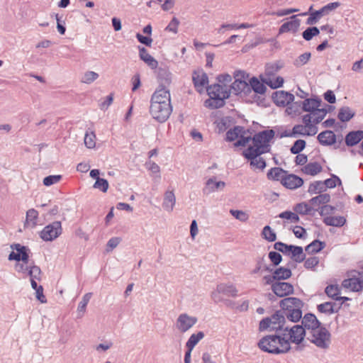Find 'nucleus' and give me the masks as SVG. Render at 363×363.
<instances>
[{
    "label": "nucleus",
    "mask_w": 363,
    "mask_h": 363,
    "mask_svg": "<svg viewBox=\"0 0 363 363\" xmlns=\"http://www.w3.org/2000/svg\"><path fill=\"white\" fill-rule=\"evenodd\" d=\"M354 115V111L349 107H342L338 113V118L341 121H348Z\"/></svg>",
    "instance_id": "50"
},
{
    "label": "nucleus",
    "mask_w": 363,
    "mask_h": 363,
    "mask_svg": "<svg viewBox=\"0 0 363 363\" xmlns=\"http://www.w3.org/2000/svg\"><path fill=\"white\" fill-rule=\"evenodd\" d=\"M234 76L235 79L232 84V90L234 94L247 103L257 102V99L252 95L250 83L247 82L248 75L245 72L238 70Z\"/></svg>",
    "instance_id": "3"
},
{
    "label": "nucleus",
    "mask_w": 363,
    "mask_h": 363,
    "mask_svg": "<svg viewBox=\"0 0 363 363\" xmlns=\"http://www.w3.org/2000/svg\"><path fill=\"white\" fill-rule=\"evenodd\" d=\"M296 15H294L290 17L291 21H287L282 24L279 29V34L292 32L296 33L298 31L301 21L298 19Z\"/></svg>",
    "instance_id": "25"
},
{
    "label": "nucleus",
    "mask_w": 363,
    "mask_h": 363,
    "mask_svg": "<svg viewBox=\"0 0 363 363\" xmlns=\"http://www.w3.org/2000/svg\"><path fill=\"white\" fill-rule=\"evenodd\" d=\"M311 57V53L305 52L301 55L298 59L296 60L295 65L297 67L305 65Z\"/></svg>",
    "instance_id": "64"
},
{
    "label": "nucleus",
    "mask_w": 363,
    "mask_h": 363,
    "mask_svg": "<svg viewBox=\"0 0 363 363\" xmlns=\"http://www.w3.org/2000/svg\"><path fill=\"white\" fill-rule=\"evenodd\" d=\"M319 312L325 314H333L334 311V304L330 302H325L318 306Z\"/></svg>",
    "instance_id": "52"
},
{
    "label": "nucleus",
    "mask_w": 363,
    "mask_h": 363,
    "mask_svg": "<svg viewBox=\"0 0 363 363\" xmlns=\"http://www.w3.org/2000/svg\"><path fill=\"white\" fill-rule=\"evenodd\" d=\"M322 101L318 97L306 98L301 104L302 111L304 112H311L320 108Z\"/></svg>",
    "instance_id": "26"
},
{
    "label": "nucleus",
    "mask_w": 363,
    "mask_h": 363,
    "mask_svg": "<svg viewBox=\"0 0 363 363\" xmlns=\"http://www.w3.org/2000/svg\"><path fill=\"white\" fill-rule=\"evenodd\" d=\"M303 302L297 298L289 297L280 301V307L286 312V316L292 323L298 322L302 318Z\"/></svg>",
    "instance_id": "6"
},
{
    "label": "nucleus",
    "mask_w": 363,
    "mask_h": 363,
    "mask_svg": "<svg viewBox=\"0 0 363 363\" xmlns=\"http://www.w3.org/2000/svg\"><path fill=\"white\" fill-rule=\"evenodd\" d=\"M335 208L330 205H324L321 206L320 209V215L323 218V222L325 223V218H330L333 216V213L334 212Z\"/></svg>",
    "instance_id": "58"
},
{
    "label": "nucleus",
    "mask_w": 363,
    "mask_h": 363,
    "mask_svg": "<svg viewBox=\"0 0 363 363\" xmlns=\"http://www.w3.org/2000/svg\"><path fill=\"white\" fill-rule=\"evenodd\" d=\"M176 203V198L173 191H167L164 194V201L162 203L163 208L168 211H172Z\"/></svg>",
    "instance_id": "34"
},
{
    "label": "nucleus",
    "mask_w": 363,
    "mask_h": 363,
    "mask_svg": "<svg viewBox=\"0 0 363 363\" xmlns=\"http://www.w3.org/2000/svg\"><path fill=\"white\" fill-rule=\"evenodd\" d=\"M262 236L269 242H273L277 240V234L269 225H266L263 228Z\"/></svg>",
    "instance_id": "45"
},
{
    "label": "nucleus",
    "mask_w": 363,
    "mask_h": 363,
    "mask_svg": "<svg viewBox=\"0 0 363 363\" xmlns=\"http://www.w3.org/2000/svg\"><path fill=\"white\" fill-rule=\"evenodd\" d=\"M281 184L289 189H296L303 184V180L297 175L286 172Z\"/></svg>",
    "instance_id": "23"
},
{
    "label": "nucleus",
    "mask_w": 363,
    "mask_h": 363,
    "mask_svg": "<svg viewBox=\"0 0 363 363\" xmlns=\"http://www.w3.org/2000/svg\"><path fill=\"white\" fill-rule=\"evenodd\" d=\"M61 178L62 176L60 174L50 175L44 178L43 183L45 186H50L51 185L58 183L60 181Z\"/></svg>",
    "instance_id": "60"
},
{
    "label": "nucleus",
    "mask_w": 363,
    "mask_h": 363,
    "mask_svg": "<svg viewBox=\"0 0 363 363\" xmlns=\"http://www.w3.org/2000/svg\"><path fill=\"white\" fill-rule=\"evenodd\" d=\"M291 254V258L296 262H301L304 260L305 255L301 247L290 245L289 251Z\"/></svg>",
    "instance_id": "39"
},
{
    "label": "nucleus",
    "mask_w": 363,
    "mask_h": 363,
    "mask_svg": "<svg viewBox=\"0 0 363 363\" xmlns=\"http://www.w3.org/2000/svg\"><path fill=\"white\" fill-rule=\"evenodd\" d=\"M147 165L148 171H150L152 175L157 177H160L161 170L160 166L154 162H150Z\"/></svg>",
    "instance_id": "62"
},
{
    "label": "nucleus",
    "mask_w": 363,
    "mask_h": 363,
    "mask_svg": "<svg viewBox=\"0 0 363 363\" xmlns=\"http://www.w3.org/2000/svg\"><path fill=\"white\" fill-rule=\"evenodd\" d=\"M262 76V81L272 89L281 88L284 85V79L277 72L271 71Z\"/></svg>",
    "instance_id": "20"
},
{
    "label": "nucleus",
    "mask_w": 363,
    "mask_h": 363,
    "mask_svg": "<svg viewBox=\"0 0 363 363\" xmlns=\"http://www.w3.org/2000/svg\"><path fill=\"white\" fill-rule=\"evenodd\" d=\"M318 133V128L313 124L303 122V124L294 125L289 135L291 137L313 136Z\"/></svg>",
    "instance_id": "16"
},
{
    "label": "nucleus",
    "mask_w": 363,
    "mask_h": 363,
    "mask_svg": "<svg viewBox=\"0 0 363 363\" xmlns=\"http://www.w3.org/2000/svg\"><path fill=\"white\" fill-rule=\"evenodd\" d=\"M225 183L223 181L218 180L216 177L209 178L203 188V192L210 194L224 189Z\"/></svg>",
    "instance_id": "24"
},
{
    "label": "nucleus",
    "mask_w": 363,
    "mask_h": 363,
    "mask_svg": "<svg viewBox=\"0 0 363 363\" xmlns=\"http://www.w3.org/2000/svg\"><path fill=\"white\" fill-rule=\"evenodd\" d=\"M262 75L260 76L261 79L257 77H252L249 80L250 86L252 91V95L257 99V101L255 103L259 105L262 104L264 99L263 96L267 91V87L264 84L265 82L262 81Z\"/></svg>",
    "instance_id": "15"
},
{
    "label": "nucleus",
    "mask_w": 363,
    "mask_h": 363,
    "mask_svg": "<svg viewBox=\"0 0 363 363\" xmlns=\"http://www.w3.org/2000/svg\"><path fill=\"white\" fill-rule=\"evenodd\" d=\"M333 109L334 108L332 106H327L313 111L307 112L306 114L303 116L302 122H308V123H311L312 125L313 124L316 126L317 124L325 118L327 113Z\"/></svg>",
    "instance_id": "12"
},
{
    "label": "nucleus",
    "mask_w": 363,
    "mask_h": 363,
    "mask_svg": "<svg viewBox=\"0 0 363 363\" xmlns=\"http://www.w3.org/2000/svg\"><path fill=\"white\" fill-rule=\"evenodd\" d=\"M108 182L106 179L101 178L100 180L95 181L93 187L103 193H106L108 189Z\"/></svg>",
    "instance_id": "56"
},
{
    "label": "nucleus",
    "mask_w": 363,
    "mask_h": 363,
    "mask_svg": "<svg viewBox=\"0 0 363 363\" xmlns=\"http://www.w3.org/2000/svg\"><path fill=\"white\" fill-rule=\"evenodd\" d=\"M313 210V208L309 204L305 202L299 203L294 207V211L298 215H307L309 214Z\"/></svg>",
    "instance_id": "47"
},
{
    "label": "nucleus",
    "mask_w": 363,
    "mask_h": 363,
    "mask_svg": "<svg viewBox=\"0 0 363 363\" xmlns=\"http://www.w3.org/2000/svg\"><path fill=\"white\" fill-rule=\"evenodd\" d=\"M324 16L322 11L320 10L315 11L311 13L308 19L306 20V24L314 25L318 22V21Z\"/></svg>",
    "instance_id": "54"
},
{
    "label": "nucleus",
    "mask_w": 363,
    "mask_h": 363,
    "mask_svg": "<svg viewBox=\"0 0 363 363\" xmlns=\"http://www.w3.org/2000/svg\"><path fill=\"white\" fill-rule=\"evenodd\" d=\"M272 290L279 297H284L294 294V286L288 282H277L272 284Z\"/></svg>",
    "instance_id": "21"
},
{
    "label": "nucleus",
    "mask_w": 363,
    "mask_h": 363,
    "mask_svg": "<svg viewBox=\"0 0 363 363\" xmlns=\"http://www.w3.org/2000/svg\"><path fill=\"white\" fill-rule=\"evenodd\" d=\"M38 212L34 208H30L26 211V219L23 226L25 228L33 229L35 228L38 223Z\"/></svg>",
    "instance_id": "27"
},
{
    "label": "nucleus",
    "mask_w": 363,
    "mask_h": 363,
    "mask_svg": "<svg viewBox=\"0 0 363 363\" xmlns=\"http://www.w3.org/2000/svg\"><path fill=\"white\" fill-rule=\"evenodd\" d=\"M285 324V317L279 311L272 315L263 318L259 323L260 332H274L283 328Z\"/></svg>",
    "instance_id": "7"
},
{
    "label": "nucleus",
    "mask_w": 363,
    "mask_h": 363,
    "mask_svg": "<svg viewBox=\"0 0 363 363\" xmlns=\"http://www.w3.org/2000/svg\"><path fill=\"white\" fill-rule=\"evenodd\" d=\"M84 143L88 149H94L96 145V137L94 131H87L84 135Z\"/></svg>",
    "instance_id": "44"
},
{
    "label": "nucleus",
    "mask_w": 363,
    "mask_h": 363,
    "mask_svg": "<svg viewBox=\"0 0 363 363\" xmlns=\"http://www.w3.org/2000/svg\"><path fill=\"white\" fill-rule=\"evenodd\" d=\"M320 33V30L317 27H310L306 29L303 33V38L306 40H311L314 36H317Z\"/></svg>",
    "instance_id": "51"
},
{
    "label": "nucleus",
    "mask_w": 363,
    "mask_h": 363,
    "mask_svg": "<svg viewBox=\"0 0 363 363\" xmlns=\"http://www.w3.org/2000/svg\"><path fill=\"white\" fill-rule=\"evenodd\" d=\"M230 213L235 218L242 222H246L249 219V216L245 211L232 209Z\"/></svg>",
    "instance_id": "55"
},
{
    "label": "nucleus",
    "mask_w": 363,
    "mask_h": 363,
    "mask_svg": "<svg viewBox=\"0 0 363 363\" xmlns=\"http://www.w3.org/2000/svg\"><path fill=\"white\" fill-rule=\"evenodd\" d=\"M209 98L204 102V106L209 109H216L222 107L225 104V100L222 98L216 96H208Z\"/></svg>",
    "instance_id": "38"
},
{
    "label": "nucleus",
    "mask_w": 363,
    "mask_h": 363,
    "mask_svg": "<svg viewBox=\"0 0 363 363\" xmlns=\"http://www.w3.org/2000/svg\"><path fill=\"white\" fill-rule=\"evenodd\" d=\"M242 133L243 128L240 126H236L227 132L226 138L229 141L237 140L235 143V146H245L250 141V138L242 136Z\"/></svg>",
    "instance_id": "17"
},
{
    "label": "nucleus",
    "mask_w": 363,
    "mask_h": 363,
    "mask_svg": "<svg viewBox=\"0 0 363 363\" xmlns=\"http://www.w3.org/2000/svg\"><path fill=\"white\" fill-rule=\"evenodd\" d=\"M330 200L329 194H320L310 199L309 203L314 208H321L324 205H327Z\"/></svg>",
    "instance_id": "37"
},
{
    "label": "nucleus",
    "mask_w": 363,
    "mask_h": 363,
    "mask_svg": "<svg viewBox=\"0 0 363 363\" xmlns=\"http://www.w3.org/2000/svg\"><path fill=\"white\" fill-rule=\"evenodd\" d=\"M302 324L304 328L311 330L313 332L320 328V323L317 319L316 316L312 313H306L302 320Z\"/></svg>",
    "instance_id": "30"
},
{
    "label": "nucleus",
    "mask_w": 363,
    "mask_h": 363,
    "mask_svg": "<svg viewBox=\"0 0 363 363\" xmlns=\"http://www.w3.org/2000/svg\"><path fill=\"white\" fill-rule=\"evenodd\" d=\"M98 77L99 74L96 72L89 69H84L81 73V82L84 84H90L96 79Z\"/></svg>",
    "instance_id": "43"
},
{
    "label": "nucleus",
    "mask_w": 363,
    "mask_h": 363,
    "mask_svg": "<svg viewBox=\"0 0 363 363\" xmlns=\"http://www.w3.org/2000/svg\"><path fill=\"white\" fill-rule=\"evenodd\" d=\"M41 274L40 269L37 266H32L26 274H23V275L29 277L31 287L35 291L38 290L39 288H43L41 285L38 284V281L41 280Z\"/></svg>",
    "instance_id": "22"
},
{
    "label": "nucleus",
    "mask_w": 363,
    "mask_h": 363,
    "mask_svg": "<svg viewBox=\"0 0 363 363\" xmlns=\"http://www.w3.org/2000/svg\"><path fill=\"white\" fill-rule=\"evenodd\" d=\"M284 337L289 342V344L294 343L296 345L301 344L306 336L305 328L302 325H296L290 329L286 330Z\"/></svg>",
    "instance_id": "14"
},
{
    "label": "nucleus",
    "mask_w": 363,
    "mask_h": 363,
    "mask_svg": "<svg viewBox=\"0 0 363 363\" xmlns=\"http://www.w3.org/2000/svg\"><path fill=\"white\" fill-rule=\"evenodd\" d=\"M62 233L60 222L55 221L46 225L40 233V238L46 242L52 241L60 236Z\"/></svg>",
    "instance_id": "13"
},
{
    "label": "nucleus",
    "mask_w": 363,
    "mask_h": 363,
    "mask_svg": "<svg viewBox=\"0 0 363 363\" xmlns=\"http://www.w3.org/2000/svg\"><path fill=\"white\" fill-rule=\"evenodd\" d=\"M318 140L321 145L328 146L336 143V136L332 130H325L318 134Z\"/></svg>",
    "instance_id": "31"
},
{
    "label": "nucleus",
    "mask_w": 363,
    "mask_h": 363,
    "mask_svg": "<svg viewBox=\"0 0 363 363\" xmlns=\"http://www.w3.org/2000/svg\"><path fill=\"white\" fill-rule=\"evenodd\" d=\"M259 348L267 353L279 354L291 350L289 342L284 337L277 335H265L258 342Z\"/></svg>",
    "instance_id": "2"
},
{
    "label": "nucleus",
    "mask_w": 363,
    "mask_h": 363,
    "mask_svg": "<svg viewBox=\"0 0 363 363\" xmlns=\"http://www.w3.org/2000/svg\"><path fill=\"white\" fill-rule=\"evenodd\" d=\"M323 184L326 188L333 189L337 185H341V180L338 177L333 174L330 178L325 179Z\"/></svg>",
    "instance_id": "57"
},
{
    "label": "nucleus",
    "mask_w": 363,
    "mask_h": 363,
    "mask_svg": "<svg viewBox=\"0 0 363 363\" xmlns=\"http://www.w3.org/2000/svg\"><path fill=\"white\" fill-rule=\"evenodd\" d=\"M291 276L289 269L285 267L277 268L274 273V279H287Z\"/></svg>",
    "instance_id": "49"
},
{
    "label": "nucleus",
    "mask_w": 363,
    "mask_h": 363,
    "mask_svg": "<svg viewBox=\"0 0 363 363\" xmlns=\"http://www.w3.org/2000/svg\"><path fill=\"white\" fill-rule=\"evenodd\" d=\"M208 91V96H216L218 98H222V99L225 100L229 96V94L226 90V88L220 84H213L210 86H208L206 89Z\"/></svg>",
    "instance_id": "29"
},
{
    "label": "nucleus",
    "mask_w": 363,
    "mask_h": 363,
    "mask_svg": "<svg viewBox=\"0 0 363 363\" xmlns=\"http://www.w3.org/2000/svg\"><path fill=\"white\" fill-rule=\"evenodd\" d=\"M325 247V243L320 240H314L311 244H309L306 247V250L308 253H318L320 250H322Z\"/></svg>",
    "instance_id": "48"
},
{
    "label": "nucleus",
    "mask_w": 363,
    "mask_h": 363,
    "mask_svg": "<svg viewBox=\"0 0 363 363\" xmlns=\"http://www.w3.org/2000/svg\"><path fill=\"white\" fill-rule=\"evenodd\" d=\"M286 172L279 167L270 169L267 172V178L272 181H279L282 183Z\"/></svg>",
    "instance_id": "35"
},
{
    "label": "nucleus",
    "mask_w": 363,
    "mask_h": 363,
    "mask_svg": "<svg viewBox=\"0 0 363 363\" xmlns=\"http://www.w3.org/2000/svg\"><path fill=\"white\" fill-rule=\"evenodd\" d=\"M12 251L9 254V259L15 260V269L21 274H26L33 264L29 263V252L28 247L22 246L20 244H16L11 246Z\"/></svg>",
    "instance_id": "4"
},
{
    "label": "nucleus",
    "mask_w": 363,
    "mask_h": 363,
    "mask_svg": "<svg viewBox=\"0 0 363 363\" xmlns=\"http://www.w3.org/2000/svg\"><path fill=\"white\" fill-rule=\"evenodd\" d=\"M192 79L196 89L201 93L208 88V78L203 69H195L192 74Z\"/></svg>",
    "instance_id": "18"
},
{
    "label": "nucleus",
    "mask_w": 363,
    "mask_h": 363,
    "mask_svg": "<svg viewBox=\"0 0 363 363\" xmlns=\"http://www.w3.org/2000/svg\"><path fill=\"white\" fill-rule=\"evenodd\" d=\"M204 334L203 332L200 331L197 333L192 334L189 338L188 339L186 346L189 350H193L196 345L203 338Z\"/></svg>",
    "instance_id": "42"
},
{
    "label": "nucleus",
    "mask_w": 363,
    "mask_h": 363,
    "mask_svg": "<svg viewBox=\"0 0 363 363\" xmlns=\"http://www.w3.org/2000/svg\"><path fill=\"white\" fill-rule=\"evenodd\" d=\"M323 169L322 166L317 162H310L301 168V172L309 176H315Z\"/></svg>",
    "instance_id": "32"
},
{
    "label": "nucleus",
    "mask_w": 363,
    "mask_h": 363,
    "mask_svg": "<svg viewBox=\"0 0 363 363\" xmlns=\"http://www.w3.org/2000/svg\"><path fill=\"white\" fill-rule=\"evenodd\" d=\"M279 217L284 220L285 224L298 223L300 221L299 216L294 211H285L279 214Z\"/></svg>",
    "instance_id": "33"
},
{
    "label": "nucleus",
    "mask_w": 363,
    "mask_h": 363,
    "mask_svg": "<svg viewBox=\"0 0 363 363\" xmlns=\"http://www.w3.org/2000/svg\"><path fill=\"white\" fill-rule=\"evenodd\" d=\"M330 333L325 328L320 327L318 329L311 332V342L320 349L328 348L330 343Z\"/></svg>",
    "instance_id": "9"
},
{
    "label": "nucleus",
    "mask_w": 363,
    "mask_h": 363,
    "mask_svg": "<svg viewBox=\"0 0 363 363\" xmlns=\"http://www.w3.org/2000/svg\"><path fill=\"white\" fill-rule=\"evenodd\" d=\"M275 133L273 130H266L256 134L252 138V144L247 149H250L249 155L263 154L269 151L270 142L274 137Z\"/></svg>",
    "instance_id": "5"
},
{
    "label": "nucleus",
    "mask_w": 363,
    "mask_h": 363,
    "mask_svg": "<svg viewBox=\"0 0 363 363\" xmlns=\"http://www.w3.org/2000/svg\"><path fill=\"white\" fill-rule=\"evenodd\" d=\"M179 24L180 22L179 19L176 17H173L167 26L164 28V30L167 32L172 33L174 34H177L178 33V28Z\"/></svg>",
    "instance_id": "53"
},
{
    "label": "nucleus",
    "mask_w": 363,
    "mask_h": 363,
    "mask_svg": "<svg viewBox=\"0 0 363 363\" xmlns=\"http://www.w3.org/2000/svg\"><path fill=\"white\" fill-rule=\"evenodd\" d=\"M342 285L345 289H347L353 292H359L362 291V274L359 272H352L350 274V277L342 281Z\"/></svg>",
    "instance_id": "10"
},
{
    "label": "nucleus",
    "mask_w": 363,
    "mask_h": 363,
    "mask_svg": "<svg viewBox=\"0 0 363 363\" xmlns=\"http://www.w3.org/2000/svg\"><path fill=\"white\" fill-rule=\"evenodd\" d=\"M150 114L159 123H164L169 118L172 112L171 94L169 91L161 88L156 90L150 100Z\"/></svg>",
    "instance_id": "1"
},
{
    "label": "nucleus",
    "mask_w": 363,
    "mask_h": 363,
    "mask_svg": "<svg viewBox=\"0 0 363 363\" xmlns=\"http://www.w3.org/2000/svg\"><path fill=\"white\" fill-rule=\"evenodd\" d=\"M306 147V141L303 140H297L291 147V152L293 154H298Z\"/></svg>",
    "instance_id": "61"
},
{
    "label": "nucleus",
    "mask_w": 363,
    "mask_h": 363,
    "mask_svg": "<svg viewBox=\"0 0 363 363\" xmlns=\"http://www.w3.org/2000/svg\"><path fill=\"white\" fill-rule=\"evenodd\" d=\"M346 223V218L344 216H331L330 218H325V224L334 227H342Z\"/></svg>",
    "instance_id": "40"
},
{
    "label": "nucleus",
    "mask_w": 363,
    "mask_h": 363,
    "mask_svg": "<svg viewBox=\"0 0 363 363\" xmlns=\"http://www.w3.org/2000/svg\"><path fill=\"white\" fill-rule=\"evenodd\" d=\"M140 57L150 67H156L157 62L148 53L145 48H140Z\"/></svg>",
    "instance_id": "41"
},
{
    "label": "nucleus",
    "mask_w": 363,
    "mask_h": 363,
    "mask_svg": "<svg viewBox=\"0 0 363 363\" xmlns=\"http://www.w3.org/2000/svg\"><path fill=\"white\" fill-rule=\"evenodd\" d=\"M272 99L277 106L286 107L294 101V96L285 91H277L272 94Z\"/></svg>",
    "instance_id": "19"
},
{
    "label": "nucleus",
    "mask_w": 363,
    "mask_h": 363,
    "mask_svg": "<svg viewBox=\"0 0 363 363\" xmlns=\"http://www.w3.org/2000/svg\"><path fill=\"white\" fill-rule=\"evenodd\" d=\"M222 295L235 298L238 296V289L233 284L221 283L216 286L211 296L214 301L220 302L223 300Z\"/></svg>",
    "instance_id": "8"
},
{
    "label": "nucleus",
    "mask_w": 363,
    "mask_h": 363,
    "mask_svg": "<svg viewBox=\"0 0 363 363\" xmlns=\"http://www.w3.org/2000/svg\"><path fill=\"white\" fill-rule=\"evenodd\" d=\"M197 321L198 319L196 316L183 313L178 315L175 322V328L178 332L185 333L193 328Z\"/></svg>",
    "instance_id": "11"
},
{
    "label": "nucleus",
    "mask_w": 363,
    "mask_h": 363,
    "mask_svg": "<svg viewBox=\"0 0 363 363\" xmlns=\"http://www.w3.org/2000/svg\"><path fill=\"white\" fill-rule=\"evenodd\" d=\"M323 185V182H315L310 185L308 192L312 194H318L322 191Z\"/></svg>",
    "instance_id": "63"
},
{
    "label": "nucleus",
    "mask_w": 363,
    "mask_h": 363,
    "mask_svg": "<svg viewBox=\"0 0 363 363\" xmlns=\"http://www.w3.org/2000/svg\"><path fill=\"white\" fill-rule=\"evenodd\" d=\"M325 294L331 298L335 300L340 299V289L338 285L331 284L328 286L325 289Z\"/></svg>",
    "instance_id": "46"
},
{
    "label": "nucleus",
    "mask_w": 363,
    "mask_h": 363,
    "mask_svg": "<svg viewBox=\"0 0 363 363\" xmlns=\"http://www.w3.org/2000/svg\"><path fill=\"white\" fill-rule=\"evenodd\" d=\"M362 138L363 131H352L346 135L345 143L348 146H353L359 143Z\"/></svg>",
    "instance_id": "36"
},
{
    "label": "nucleus",
    "mask_w": 363,
    "mask_h": 363,
    "mask_svg": "<svg viewBox=\"0 0 363 363\" xmlns=\"http://www.w3.org/2000/svg\"><path fill=\"white\" fill-rule=\"evenodd\" d=\"M318 263L319 259L317 257H308L304 262V267L309 270H315Z\"/></svg>",
    "instance_id": "59"
},
{
    "label": "nucleus",
    "mask_w": 363,
    "mask_h": 363,
    "mask_svg": "<svg viewBox=\"0 0 363 363\" xmlns=\"http://www.w3.org/2000/svg\"><path fill=\"white\" fill-rule=\"evenodd\" d=\"M250 149H246L243 152L244 156L250 160V165L254 169H264L266 167V162L263 158L258 157L261 154H256L255 155H249Z\"/></svg>",
    "instance_id": "28"
}]
</instances>
